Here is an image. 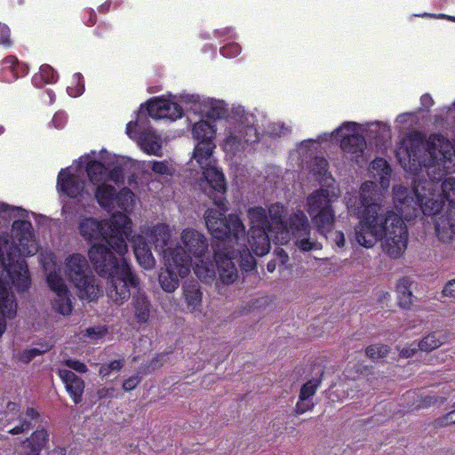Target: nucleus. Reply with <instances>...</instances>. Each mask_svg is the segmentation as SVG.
Masks as SVG:
<instances>
[{
  "label": "nucleus",
  "instance_id": "nucleus-3",
  "mask_svg": "<svg viewBox=\"0 0 455 455\" xmlns=\"http://www.w3.org/2000/svg\"><path fill=\"white\" fill-rule=\"evenodd\" d=\"M193 137L197 140L193 152V157L203 171V176L206 181L204 188V193L224 212L227 207V184L223 172L214 166L212 153L216 148L213 140L216 135L214 124L206 121L195 123L192 129Z\"/></svg>",
  "mask_w": 455,
  "mask_h": 455
},
{
  "label": "nucleus",
  "instance_id": "nucleus-31",
  "mask_svg": "<svg viewBox=\"0 0 455 455\" xmlns=\"http://www.w3.org/2000/svg\"><path fill=\"white\" fill-rule=\"evenodd\" d=\"M134 254L140 266L150 269L155 266V259L148 243H142L134 246Z\"/></svg>",
  "mask_w": 455,
  "mask_h": 455
},
{
  "label": "nucleus",
  "instance_id": "nucleus-48",
  "mask_svg": "<svg viewBox=\"0 0 455 455\" xmlns=\"http://www.w3.org/2000/svg\"><path fill=\"white\" fill-rule=\"evenodd\" d=\"M329 164L323 156H317L314 159L311 170L315 174L324 176L328 171Z\"/></svg>",
  "mask_w": 455,
  "mask_h": 455
},
{
  "label": "nucleus",
  "instance_id": "nucleus-9",
  "mask_svg": "<svg viewBox=\"0 0 455 455\" xmlns=\"http://www.w3.org/2000/svg\"><path fill=\"white\" fill-rule=\"evenodd\" d=\"M360 130L356 123L345 122L331 134L334 139H339V148L344 156L357 164L363 160L366 148V140Z\"/></svg>",
  "mask_w": 455,
  "mask_h": 455
},
{
  "label": "nucleus",
  "instance_id": "nucleus-44",
  "mask_svg": "<svg viewBox=\"0 0 455 455\" xmlns=\"http://www.w3.org/2000/svg\"><path fill=\"white\" fill-rule=\"evenodd\" d=\"M124 367L123 360H113L108 363H103L99 369V374L102 377L109 376L113 371H119Z\"/></svg>",
  "mask_w": 455,
  "mask_h": 455
},
{
  "label": "nucleus",
  "instance_id": "nucleus-22",
  "mask_svg": "<svg viewBox=\"0 0 455 455\" xmlns=\"http://www.w3.org/2000/svg\"><path fill=\"white\" fill-rule=\"evenodd\" d=\"M40 419V413L33 407H28L24 411L20 412L16 419L19 421L18 425L9 428L8 434L12 435L28 432L33 428V422H36Z\"/></svg>",
  "mask_w": 455,
  "mask_h": 455
},
{
  "label": "nucleus",
  "instance_id": "nucleus-19",
  "mask_svg": "<svg viewBox=\"0 0 455 455\" xmlns=\"http://www.w3.org/2000/svg\"><path fill=\"white\" fill-rule=\"evenodd\" d=\"M49 443V434L45 428L36 429L21 443V455H40Z\"/></svg>",
  "mask_w": 455,
  "mask_h": 455
},
{
  "label": "nucleus",
  "instance_id": "nucleus-37",
  "mask_svg": "<svg viewBox=\"0 0 455 455\" xmlns=\"http://www.w3.org/2000/svg\"><path fill=\"white\" fill-rule=\"evenodd\" d=\"M141 145L148 155L161 156L162 145L155 134L146 133L141 136Z\"/></svg>",
  "mask_w": 455,
  "mask_h": 455
},
{
  "label": "nucleus",
  "instance_id": "nucleus-54",
  "mask_svg": "<svg viewBox=\"0 0 455 455\" xmlns=\"http://www.w3.org/2000/svg\"><path fill=\"white\" fill-rule=\"evenodd\" d=\"M151 170L153 172L160 175L171 174L167 163L164 161H154Z\"/></svg>",
  "mask_w": 455,
  "mask_h": 455
},
{
  "label": "nucleus",
  "instance_id": "nucleus-51",
  "mask_svg": "<svg viewBox=\"0 0 455 455\" xmlns=\"http://www.w3.org/2000/svg\"><path fill=\"white\" fill-rule=\"evenodd\" d=\"M85 336L91 339H98L105 336L107 329L105 327L97 326L86 329Z\"/></svg>",
  "mask_w": 455,
  "mask_h": 455
},
{
  "label": "nucleus",
  "instance_id": "nucleus-25",
  "mask_svg": "<svg viewBox=\"0 0 455 455\" xmlns=\"http://www.w3.org/2000/svg\"><path fill=\"white\" fill-rule=\"evenodd\" d=\"M247 216L250 221V230L265 229L273 230L267 211L262 206L250 207L247 211Z\"/></svg>",
  "mask_w": 455,
  "mask_h": 455
},
{
  "label": "nucleus",
  "instance_id": "nucleus-5",
  "mask_svg": "<svg viewBox=\"0 0 455 455\" xmlns=\"http://www.w3.org/2000/svg\"><path fill=\"white\" fill-rule=\"evenodd\" d=\"M204 217L209 233L218 241L212 244L213 250L218 245L228 248L226 243L235 245L246 241L245 226L238 214L226 215L220 210L207 209Z\"/></svg>",
  "mask_w": 455,
  "mask_h": 455
},
{
  "label": "nucleus",
  "instance_id": "nucleus-30",
  "mask_svg": "<svg viewBox=\"0 0 455 455\" xmlns=\"http://www.w3.org/2000/svg\"><path fill=\"white\" fill-rule=\"evenodd\" d=\"M183 294L188 307L192 310L201 306L202 292L197 283H186L183 286Z\"/></svg>",
  "mask_w": 455,
  "mask_h": 455
},
{
  "label": "nucleus",
  "instance_id": "nucleus-46",
  "mask_svg": "<svg viewBox=\"0 0 455 455\" xmlns=\"http://www.w3.org/2000/svg\"><path fill=\"white\" fill-rule=\"evenodd\" d=\"M205 116L213 121L222 119L227 116V109L221 103H214L206 111Z\"/></svg>",
  "mask_w": 455,
  "mask_h": 455
},
{
  "label": "nucleus",
  "instance_id": "nucleus-24",
  "mask_svg": "<svg viewBox=\"0 0 455 455\" xmlns=\"http://www.w3.org/2000/svg\"><path fill=\"white\" fill-rule=\"evenodd\" d=\"M391 169L387 161L382 158H377L371 162V187L379 182L380 188L387 189L389 187Z\"/></svg>",
  "mask_w": 455,
  "mask_h": 455
},
{
  "label": "nucleus",
  "instance_id": "nucleus-42",
  "mask_svg": "<svg viewBox=\"0 0 455 455\" xmlns=\"http://www.w3.org/2000/svg\"><path fill=\"white\" fill-rule=\"evenodd\" d=\"M20 413V404L15 402H8L4 411L5 426L13 423Z\"/></svg>",
  "mask_w": 455,
  "mask_h": 455
},
{
  "label": "nucleus",
  "instance_id": "nucleus-59",
  "mask_svg": "<svg viewBox=\"0 0 455 455\" xmlns=\"http://www.w3.org/2000/svg\"><path fill=\"white\" fill-rule=\"evenodd\" d=\"M442 294L444 297L455 299V279H451L445 283Z\"/></svg>",
  "mask_w": 455,
  "mask_h": 455
},
{
  "label": "nucleus",
  "instance_id": "nucleus-49",
  "mask_svg": "<svg viewBox=\"0 0 455 455\" xmlns=\"http://www.w3.org/2000/svg\"><path fill=\"white\" fill-rule=\"evenodd\" d=\"M108 178L111 181L115 182L117 185L120 183H124V172L123 166L120 164L114 166L113 169H111L108 172Z\"/></svg>",
  "mask_w": 455,
  "mask_h": 455
},
{
  "label": "nucleus",
  "instance_id": "nucleus-47",
  "mask_svg": "<svg viewBox=\"0 0 455 455\" xmlns=\"http://www.w3.org/2000/svg\"><path fill=\"white\" fill-rule=\"evenodd\" d=\"M296 245L301 251L321 250L323 248L321 243L316 241H311L308 237L298 239L296 241Z\"/></svg>",
  "mask_w": 455,
  "mask_h": 455
},
{
  "label": "nucleus",
  "instance_id": "nucleus-53",
  "mask_svg": "<svg viewBox=\"0 0 455 455\" xmlns=\"http://www.w3.org/2000/svg\"><path fill=\"white\" fill-rule=\"evenodd\" d=\"M65 364L71 370H74L79 373H85L88 371L86 364L79 360L68 359L65 362Z\"/></svg>",
  "mask_w": 455,
  "mask_h": 455
},
{
  "label": "nucleus",
  "instance_id": "nucleus-57",
  "mask_svg": "<svg viewBox=\"0 0 455 455\" xmlns=\"http://www.w3.org/2000/svg\"><path fill=\"white\" fill-rule=\"evenodd\" d=\"M315 404L313 403H306V401H300L296 403L294 408V413L296 415L303 414L308 411L313 410Z\"/></svg>",
  "mask_w": 455,
  "mask_h": 455
},
{
  "label": "nucleus",
  "instance_id": "nucleus-6",
  "mask_svg": "<svg viewBox=\"0 0 455 455\" xmlns=\"http://www.w3.org/2000/svg\"><path fill=\"white\" fill-rule=\"evenodd\" d=\"M64 273L77 289L81 299L93 301L102 293L86 258L81 253H73L66 259Z\"/></svg>",
  "mask_w": 455,
  "mask_h": 455
},
{
  "label": "nucleus",
  "instance_id": "nucleus-32",
  "mask_svg": "<svg viewBox=\"0 0 455 455\" xmlns=\"http://www.w3.org/2000/svg\"><path fill=\"white\" fill-rule=\"evenodd\" d=\"M180 278V275L172 272V269L166 267L165 270L159 275V283L164 291L172 292L179 287Z\"/></svg>",
  "mask_w": 455,
  "mask_h": 455
},
{
  "label": "nucleus",
  "instance_id": "nucleus-26",
  "mask_svg": "<svg viewBox=\"0 0 455 455\" xmlns=\"http://www.w3.org/2000/svg\"><path fill=\"white\" fill-rule=\"evenodd\" d=\"M94 196L102 209L108 210L115 203L116 188L107 183H101L96 188Z\"/></svg>",
  "mask_w": 455,
  "mask_h": 455
},
{
  "label": "nucleus",
  "instance_id": "nucleus-16",
  "mask_svg": "<svg viewBox=\"0 0 455 455\" xmlns=\"http://www.w3.org/2000/svg\"><path fill=\"white\" fill-rule=\"evenodd\" d=\"M180 238L184 245L183 248L191 257L201 258L208 249L207 238L196 229H184Z\"/></svg>",
  "mask_w": 455,
  "mask_h": 455
},
{
  "label": "nucleus",
  "instance_id": "nucleus-12",
  "mask_svg": "<svg viewBox=\"0 0 455 455\" xmlns=\"http://www.w3.org/2000/svg\"><path fill=\"white\" fill-rule=\"evenodd\" d=\"M363 194L358 200V206L356 207V214H361V226L355 228V240L356 242L365 247L370 248V240H367L365 232L370 230V198L366 196L365 193L370 191V180H366L362 184Z\"/></svg>",
  "mask_w": 455,
  "mask_h": 455
},
{
  "label": "nucleus",
  "instance_id": "nucleus-17",
  "mask_svg": "<svg viewBox=\"0 0 455 455\" xmlns=\"http://www.w3.org/2000/svg\"><path fill=\"white\" fill-rule=\"evenodd\" d=\"M28 64L21 62L14 55H9L0 61V79L3 82L12 83L28 74Z\"/></svg>",
  "mask_w": 455,
  "mask_h": 455
},
{
  "label": "nucleus",
  "instance_id": "nucleus-18",
  "mask_svg": "<svg viewBox=\"0 0 455 455\" xmlns=\"http://www.w3.org/2000/svg\"><path fill=\"white\" fill-rule=\"evenodd\" d=\"M58 375L63 381L65 388L74 403H80L83 400L85 387L84 379L74 371L66 369L59 370Z\"/></svg>",
  "mask_w": 455,
  "mask_h": 455
},
{
  "label": "nucleus",
  "instance_id": "nucleus-21",
  "mask_svg": "<svg viewBox=\"0 0 455 455\" xmlns=\"http://www.w3.org/2000/svg\"><path fill=\"white\" fill-rule=\"evenodd\" d=\"M273 230L253 229L249 232L247 242L250 250L257 256H264L270 250V237Z\"/></svg>",
  "mask_w": 455,
  "mask_h": 455
},
{
  "label": "nucleus",
  "instance_id": "nucleus-61",
  "mask_svg": "<svg viewBox=\"0 0 455 455\" xmlns=\"http://www.w3.org/2000/svg\"><path fill=\"white\" fill-rule=\"evenodd\" d=\"M153 233L155 235L158 234L159 235H161L162 236V240H163V242L164 243H165V242L170 237V233H169L168 227L164 225V224L158 225V226L155 227L154 230H153Z\"/></svg>",
  "mask_w": 455,
  "mask_h": 455
},
{
  "label": "nucleus",
  "instance_id": "nucleus-62",
  "mask_svg": "<svg viewBox=\"0 0 455 455\" xmlns=\"http://www.w3.org/2000/svg\"><path fill=\"white\" fill-rule=\"evenodd\" d=\"M375 296L378 298V300L381 306V307H383L384 304H386L389 299H390V294L388 291H386L382 289H377L375 291Z\"/></svg>",
  "mask_w": 455,
  "mask_h": 455
},
{
  "label": "nucleus",
  "instance_id": "nucleus-11",
  "mask_svg": "<svg viewBox=\"0 0 455 455\" xmlns=\"http://www.w3.org/2000/svg\"><path fill=\"white\" fill-rule=\"evenodd\" d=\"M234 256L235 254L228 252V248H220V245H218L213 250V259L217 271L223 283H233L238 277Z\"/></svg>",
  "mask_w": 455,
  "mask_h": 455
},
{
  "label": "nucleus",
  "instance_id": "nucleus-13",
  "mask_svg": "<svg viewBox=\"0 0 455 455\" xmlns=\"http://www.w3.org/2000/svg\"><path fill=\"white\" fill-rule=\"evenodd\" d=\"M164 264L172 272L186 277L190 273L192 257L182 246L169 248L164 251Z\"/></svg>",
  "mask_w": 455,
  "mask_h": 455
},
{
  "label": "nucleus",
  "instance_id": "nucleus-63",
  "mask_svg": "<svg viewBox=\"0 0 455 455\" xmlns=\"http://www.w3.org/2000/svg\"><path fill=\"white\" fill-rule=\"evenodd\" d=\"M416 351V346L414 344H411L410 346L401 348L399 351V355L403 358H410L415 354Z\"/></svg>",
  "mask_w": 455,
  "mask_h": 455
},
{
  "label": "nucleus",
  "instance_id": "nucleus-55",
  "mask_svg": "<svg viewBox=\"0 0 455 455\" xmlns=\"http://www.w3.org/2000/svg\"><path fill=\"white\" fill-rule=\"evenodd\" d=\"M140 383V378L138 375H133L125 379L123 383V389L124 391L133 390Z\"/></svg>",
  "mask_w": 455,
  "mask_h": 455
},
{
  "label": "nucleus",
  "instance_id": "nucleus-28",
  "mask_svg": "<svg viewBox=\"0 0 455 455\" xmlns=\"http://www.w3.org/2000/svg\"><path fill=\"white\" fill-rule=\"evenodd\" d=\"M132 304L134 308L135 319L140 323H145L148 321L150 315V301L142 294L133 297Z\"/></svg>",
  "mask_w": 455,
  "mask_h": 455
},
{
  "label": "nucleus",
  "instance_id": "nucleus-29",
  "mask_svg": "<svg viewBox=\"0 0 455 455\" xmlns=\"http://www.w3.org/2000/svg\"><path fill=\"white\" fill-rule=\"evenodd\" d=\"M58 80L57 72L48 64L40 67V71L32 78V83L37 88H42L47 84H54Z\"/></svg>",
  "mask_w": 455,
  "mask_h": 455
},
{
  "label": "nucleus",
  "instance_id": "nucleus-58",
  "mask_svg": "<svg viewBox=\"0 0 455 455\" xmlns=\"http://www.w3.org/2000/svg\"><path fill=\"white\" fill-rule=\"evenodd\" d=\"M13 44V39L11 36V30H0V45L10 48Z\"/></svg>",
  "mask_w": 455,
  "mask_h": 455
},
{
  "label": "nucleus",
  "instance_id": "nucleus-2",
  "mask_svg": "<svg viewBox=\"0 0 455 455\" xmlns=\"http://www.w3.org/2000/svg\"><path fill=\"white\" fill-rule=\"evenodd\" d=\"M113 251L106 244L94 243L88 250V257L98 275L108 281V296L122 305L131 297V289L139 287L140 281L124 258L125 253L118 259Z\"/></svg>",
  "mask_w": 455,
  "mask_h": 455
},
{
  "label": "nucleus",
  "instance_id": "nucleus-14",
  "mask_svg": "<svg viewBox=\"0 0 455 455\" xmlns=\"http://www.w3.org/2000/svg\"><path fill=\"white\" fill-rule=\"evenodd\" d=\"M14 239L19 248L20 258L34 255L36 248L33 246L32 224L29 220H17L12 223Z\"/></svg>",
  "mask_w": 455,
  "mask_h": 455
},
{
  "label": "nucleus",
  "instance_id": "nucleus-50",
  "mask_svg": "<svg viewBox=\"0 0 455 455\" xmlns=\"http://www.w3.org/2000/svg\"><path fill=\"white\" fill-rule=\"evenodd\" d=\"M375 125L379 130V133L376 136V139L379 141H385L390 139L391 132L387 124L382 123H371V127Z\"/></svg>",
  "mask_w": 455,
  "mask_h": 455
},
{
  "label": "nucleus",
  "instance_id": "nucleus-20",
  "mask_svg": "<svg viewBox=\"0 0 455 455\" xmlns=\"http://www.w3.org/2000/svg\"><path fill=\"white\" fill-rule=\"evenodd\" d=\"M49 443V434L45 428L36 429L21 443V455H40Z\"/></svg>",
  "mask_w": 455,
  "mask_h": 455
},
{
  "label": "nucleus",
  "instance_id": "nucleus-40",
  "mask_svg": "<svg viewBox=\"0 0 455 455\" xmlns=\"http://www.w3.org/2000/svg\"><path fill=\"white\" fill-rule=\"evenodd\" d=\"M52 308L55 312L62 315H69L73 310L70 292L67 295L57 296L52 302Z\"/></svg>",
  "mask_w": 455,
  "mask_h": 455
},
{
  "label": "nucleus",
  "instance_id": "nucleus-23",
  "mask_svg": "<svg viewBox=\"0 0 455 455\" xmlns=\"http://www.w3.org/2000/svg\"><path fill=\"white\" fill-rule=\"evenodd\" d=\"M228 252L235 254L234 261H237L243 271L249 272L256 266V260L252 256V251L245 244V242H240V244L232 245L228 248Z\"/></svg>",
  "mask_w": 455,
  "mask_h": 455
},
{
  "label": "nucleus",
  "instance_id": "nucleus-35",
  "mask_svg": "<svg viewBox=\"0 0 455 455\" xmlns=\"http://www.w3.org/2000/svg\"><path fill=\"white\" fill-rule=\"evenodd\" d=\"M52 347V345L44 343L41 344V347H33L25 349L22 352L19 353L16 356L17 360L23 363H30L35 357L37 355H41Z\"/></svg>",
  "mask_w": 455,
  "mask_h": 455
},
{
  "label": "nucleus",
  "instance_id": "nucleus-39",
  "mask_svg": "<svg viewBox=\"0 0 455 455\" xmlns=\"http://www.w3.org/2000/svg\"><path fill=\"white\" fill-rule=\"evenodd\" d=\"M290 228L293 232H301L309 235V224L307 216L299 212L290 217Z\"/></svg>",
  "mask_w": 455,
  "mask_h": 455
},
{
  "label": "nucleus",
  "instance_id": "nucleus-38",
  "mask_svg": "<svg viewBox=\"0 0 455 455\" xmlns=\"http://www.w3.org/2000/svg\"><path fill=\"white\" fill-rule=\"evenodd\" d=\"M46 281L50 289L56 293L57 296L67 295L69 291L63 280V278L56 272H51Z\"/></svg>",
  "mask_w": 455,
  "mask_h": 455
},
{
  "label": "nucleus",
  "instance_id": "nucleus-56",
  "mask_svg": "<svg viewBox=\"0 0 455 455\" xmlns=\"http://www.w3.org/2000/svg\"><path fill=\"white\" fill-rule=\"evenodd\" d=\"M84 22L87 27H92L96 24L97 15L92 9H86L83 15Z\"/></svg>",
  "mask_w": 455,
  "mask_h": 455
},
{
  "label": "nucleus",
  "instance_id": "nucleus-41",
  "mask_svg": "<svg viewBox=\"0 0 455 455\" xmlns=\"http://www.w3.org/2000/svg\"><path fill=\"white\" fill-rule=\"evenodd\" d=\"M321 384V379H314L304 383L300 388L299 399L300 401H307L313 396Z\"/></svg>",
  "mask_w": 455,
  "mask_h": 455
},
{
  "label": "nucleus",
  "instance_id": "nucleus-43",
  "mask_svg": "<svg viewBox=\"0 0 455 455\" xmlns=\"http://www.w3.org/2000/svg\"><path fill=\"white\" fill-rule=\"evenodd\" d=\"M194 272L200 280L204 282L212 280L215 276V270L213 269V267H208L203 261L202 264H196L194 268Z\"/></svg>",
  "mask_w": 455,
  "mask_h": 455
},
{
  "label": "nucleus",
  "instance_id": "nucleus-34",
  "mask_svg": "<svg viewBox=\"0 0 455 455\" xmlns=\"http://www.w3.org/2000/svg\"><path fill=\"white\" fill-rule=\"evenodd\" d=\"M86 173L92 183H98L103 180L106 173L105 165L97 160H90L86 164Z\"/></svg>",
  "mask_w": 455,
  "mask_h": 455
},
{
  "label": "nucleus",
  "instance_id": "nucleus-7",
  "mask_svg": "<svg viewBox=\"0 0 455 455\" xmlns=\"http://www.w3.org/2000/svg\"><path fill=\"white\" fill-rule=\"evenodd\" d=\"M0 262L6 269L12 284L18 291H26L31 284L27 261L20 258L19 248L14 241L0 235Z\"/></svg>",
  "mask_w": 455,
  "mask_h": 455
},
{
  "label": "nucleus",
  "instance_id": "nucleus-27",
  "mask_svg": "<svg viewBox=\"0 0 455 455\" xmlns=\"http://www.w3.org/2000/svg\"><path fill=\"white\" fill-rule=\"evenodd\" d=\"M412 282L409 277L400 278L396 284L397 301L401 307L409 309L413 304V295L411 290Z\"/></svg>",
  "mask_w": 455,
  "mask_h": 455
},
{
  "label": "nucleus",
  "instance_id": "nucleus-60",
  "mask_svg": "<svg viewBox=\"0 0 455 455\" xmlns=\"http://www.w3.org/2000/svg\"><path fill=\"white\" fill-rule=\"evenodd\" d=\"M388 352V347L384 345H375L371 347V358L384 357Z\"/></svg>",
  "mask_w": 455,
  "mask_h": 455
},
{
  "label": "nucleus",
  "instance_id": "nucleus-15",
  "mask_svg": "<svg viewBox=\"0 0 455 455\" xmlns=\"http://www.w3.org/2000/svg\"><path fill=\"white\" fill-rule=\"evenodd\" d=\"M57 188L66 196L77 199L83 196L85 181L78 175L61 169L57 179Z\"/></svg>",
  "mask_w": 455,
  "mask_h": 455
},
{
  "label": "nucleus",
  "instance_id": "nucleus-10",
  "mask_svg": "<svg viewBox=\"0 0 455 455\" xmlns=\"http://www.w3.org/2000/svg\"><path fill=\"white\" fill-rule=\"evenodd\" d=\"M145 105L148 115L153 119H170L174 121L181 118L183 116V109L179 103L164 98H152ZM143 106L144 104H141L140 108Z\"/></svg>",
  "mask_w": 455,
  "mask_h": 455
},
{
  "label": "nucleus",
  "instance_id": "nucleus-33",
  "mask_svg": "<svg viewBox=\"0 0 455 455\" xmlns=\"http://www.w3.org/2000/svg\"><path fill=\"white\" fill-rule=\"evenodd\" d=\"M267 213H268L269 219L273 224L276 225L277 228L282 229V234H284L287 236L288 231L284 221L283 204L280 203L272 204L268 207Z\"/></svg>",
  "mask_w": 455,
  "mask_h": 455
},
{
  "label": "nucleus",
  "instance_id": "nucleus-45",
  "mask_svg": "<svg viewBox=\"0 0 455 455\" xmlns=\"http://www.w3.org/2000/svg\"><path fill=\"white\" fill-rule=\"evenodd\" d=\"M132 191L128 188H124L119 192L116 190L115 202L119 208L126 210L128 201L132 199Z\"/></svg>",
  "mask_w": 455,
  "mask_h": 455
},
{
  "label": "nucleus",
  "instance_id": "nucleus-1",
  "mask_svg": "<svg viewBox=\"0 0 455 455\" xmlns=\"http://www.w3.org/2000/svg\"><path fill=\"white\" fill-rule=\"evenodd\" d=\"M417 202L408 196L407 188L395 187L394 201L398 213L388 212L386 216L371 220V236L381 241L383 250L391 257H400L407 247V229L403 219L415 215L419 205L425 215H435L448 203L445 215L435 220V231L440 240L445 242L455 235V177H447L441 185L433 180L413 179Z\"/></svg>",
  "mask_w": 455,
  "mask_h": 455
},
{
  "label": "nucleus",
  "instance_id": "nucleus-64",
  "mask_svg": "<svg viewBox=\"0 0 455 455\" xmlns=\"http://www.w3.org/2000/svg\"><path fill=\"white\" fill-rule=\"evenodd\" d=\"M115 392L114 387H102L97 392L100 400L113 397Z\"/></svg>",
  "mask_w": 455,
  "mask_h": 455
},
{
  "label": "nucleus",
  "instance_id": "nucleus-36",
  "mask_svg": "<svg viewBox=\"0 0 455 455\" xmlns=\"http://www.w3.org/2000/svg\"><path fill=\"white\" fill-rule=\"evenodd\" d=\"M445 337L436 332L430 333L424 337L418 344V348L422 351H430L439 347L445 341Z\"/></svg>",
  "mask_w": 455,
  "mask_h": 455
},
{
  "label": "nucleus",
  "instance_id": "nucleus-4",
  "mask_svg": "<svg viewBox=\"0 0 455 455\" xmlns=\"http://www.w3.org/2000/svg\"><path fill=\"white\" fill-rule=\"evenodd\" d=\"M78 229L89 242L104 240L117 255L128 251L126 240L132 233V220L125 213L115 212L109 220L84 218L80 221Z\"/></svg>",
  "mask_w": 455,
  "mask_h": 455
},
{
  "label": "nucleus",
  "instance_id": "nucleus-52",
  "mask_svg": "<svg viewBox=\"0 0 455 455\" xmlns=\"http://www.w3.org/2000/svg\"><path fill=\"white\" fill-rule=\"evenodd\" d=\"M220 52L224 57L233 58L239 54L240 46L237 44H229L221 47Z\"/></svg>",
  "mask_w": 455,
  "mask_h": 455
},
{
  "label": "nucleus",
  "instance_id": "nucleus-8",
  "mask_svg": "<svg viewBox=\"0 0 455 455\" xmlns=\"http://www.w3.org/2000/svg\"><path fill=\"white\" fill-rule=\"evenodd\" d=\"M332 202L328 188H320L307 197V211L312 224L325 237L332 230L336 220Z\"/></svg>",
  "mask_w": 455,
  "mask_h": 455
}]
</instances>
